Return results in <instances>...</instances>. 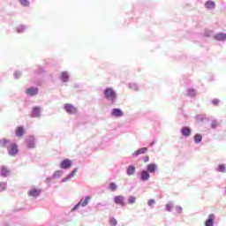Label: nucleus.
I'll list each match as a JSON object with an SVG mask.
<instances>
[{
  "label": "nucleus",
  "mask_w": 226,
  "mask_h": 226,
  "mask_svg": "<svg viewBox=\"0 0 226 226\" xmlns=\"http://www.w3.org/2000/svg\"><path fill=\"white\" fill-rule=\"evenodd\" d=\"M150 177H151V174H149V170H148L147 166L146 170H141L139 172V179L143 183H146L147 181H148V179H150Z\"/></svg>",
  "instance_id": "obj_4"
},
{
  "label": "nucleus",
  "mask_w": 226,
  "mask_h": 226,
  "mask_svg": "<svg viewBox=\"0 0 226 226\" xmlns=\"http://www.w3.org/2000/svg\"><path fill=\"white\" fill-rule=\"evenodd\" d=\"M176 209H177V213H178V215H180L183 211V207L181 206H177Z\"/></svg>",
  "instance_id": "obj_41"
},
{
  "label": "nucleus",
  "mask_w": 226,
  "mask_h": 226,
  "mask_svg": "<svg viewBox=\"0 0 226 226\" xmlns=\"http://www.w3.org/2000/svg\"><path fill=\"white\" fill-rule=\"evenodd\" d=\"M72 165V160H70L69 158H65L64 160H63L60 163V168L61 169H70Z\"/></svg>",
  "instance_id": "obj_11"
},
{
  "label": "nucleus",
  "mask_w": 226,
  "mask_h": 226,
  "mask_svg": "<svg viewBox=\"0 0 226 226\" xmlns=\"http://www.w3.org/2000/svg\"><path fill=\"white\" fill-rule=\"evenodd\" d=\"M215 41H226V34L224 32H219L214 35Z\"/></svg>",
  "instance_id": "obj_18"
},
{
  "label": "nucleus",
  "mask_w": 226,
  "mask_h": 226,
  "mask_svg": "<svg viewBox=\"0 0 226 226\" xmlns=\"http://www.w3.org/2000/svg\"><path fill=\"white\" fill-rule=\"evenodd\" d=\"M92 197H90V195H87V197H85V200L84 199H81L79 200V202H78V204H76L74 206V207L72 208V213H74L75 211H77L79 209V207H86V206H88L90 200H91Z\"/></svg>",
  "instance_id": "obj_3"
},
{
  "label": "nucleus",
  "mask_w": 226,
  "mask_h": 226,
  "mask_svg": "<svg viewBox=\"0 0 226 226\" xmlns=\"http://www.w3.org/2000/svg\"><path fill=\"white\" fill-rule=\"evenodd\" d=\"M173 207H174V202L170 201L165 206V211H167L168 213H171Z\"/></svg>",
  "instance_id": "obj_27"
},
{
  "label": "nucleus",
  "mask_w": 226,
  "mask_h": 226,
  "mask_svg": "<svg viewBox=\"0 0 226 226\" xmlns=\"http://www.w3.org/2000/svg\"><path fill=\"white\" fill-rule=\"evenodd\" d=\"M187 95L191 98L196 97L197 92L194 88H189V90H187Z\"/></svg>",
  "instance_id": "obj_28"
},
{
  "label": "nucleus",
  "mask_w": 226,
  "mask_h": 226,
  "mask_svg": "<svg viewBox=\"0 0 226 226\" xmlns=\"http://www.w3.org/2000/svg\"><path fill=\"white\" fill-rule=\"evenodd\" d=\"M19 2L24 7H28L30 5V0H19Z\"/></svg>",
  "instance_id": "obj_35"
},
{
  "label": "nucleus",
  "mask_w": 226,
  "mask_h": 226,
  "mask_svg": "<svg viewBox=\"0 0 226 226\" xmlns=\"http://www.w3.org/2000/svg\"><path fill=\"white\" fill-rule=\"evenodd\" d=\"M197 119L202 121L204 119V117H202V115H199V117H197Z\"/></svg>",
  "instance_id": "obj_44"
},
{
  "label": "nucleus",
  "mask_w": 226,
  "mask_h": 226,
  "mask_svg": "<svg viewBox=\"0 0 226 226\" xmlns=\"http://www.w3.org/2000/svg\"><path fill=\"white\" fill-rule=\"evenodd\" d=\"M111 116H115V117H122V116H124V111L119 109V108H113V109H111Z\"/></svg>",
  "instance_id": "obj_16"
},
{
  "label": "nucleus",
  "mask_w": 226,
  "mask_h": 226,
  "mask_svg": "<svg viewBox=\"0 0 226 226\" xmlns=\"http://www.w3.org/2000/svg\"><path fill=\"white\" fill-rule=\"evenodd\" d=\"M113 201L117 206H121V207H124L125 206V199L123 195H117L113 198Z\"/></svg>",
  "instance_id": "obj_5"
},
{
  "label": "nucleus",
  "mask_w": 226,
  "mask_h": 226,
  "mask_svg": "<svg viewBox=\"0 0 226 226\" xmlns=\"http://www.w3.org/2000/svg\"><path fill=\"white\" fill-rule=\"evenodd\" d=\"M64 175V170H55L52 176V179H58Z\"/></svg>",
  "instance_id": "obj_26"
},
{
  "label": "nucleus",
  "mask_w": 226,
  "mask_h": 226,
  "mask_svg": "<svg viewBox=\"0 0 226 226\" xmlns=\"http://www.w3.org/2000/svg\"><path fill=\"white\" fill-rule=\"evenodd\" d=\"M7 182H0V192H5V190H7Z\"/></svg>",
  "instance_id": "obj_32"
},
{
  "label": "nucleus",
  "mask_w": 226,
  "mask_h": 226,
  "mask_svg": "<svg viewBox=\"0 0 226 226\" xmlns=\"http://www.w3.org/2000/svg\"><path fill=\"white\" fill-rule=\"evenodd\" d=\"M109 190H111V192H116V190H117L118 186H117V183L111 182L109 185Z\"/></svg>",
  "instance_id": "obj_31"
},
{
  "label": "nucleus",
  "mask_w": 226,
  "mask_h": 226,
  "mask_svg": "<svg viewBox=\"0 0 226 226\" xmlns=\"http://www.w3.org/2000/svg\"><path fill=\"white\" fill-rule=\"evenodd\" d=\"M28 26L26 25H18L17 26V32L19 34H23L24 32H26V30H27Z\"/></svg>",
  "instance_id": "obj_24"
},
{
  "label": "nucleus",
  "mask_w": 226,
  "mask_h": 226,
  "mask_svg": "<svg viewBox=\"0 0 226 226\" xmlns=\"http://www.w3.org/2000/svg\"><path fill=\"white\" fill-rule=\"evenodd\" d=\"M215 215H209L208 218L205 222V226H215Z\"/></svg>",
  "instance_id": "obj_17"
},
{
  "label": "nucleus",
  "mask_w": 226,
  "mask_h": 226,
  "mask_svg": "<svg viewBox=\"0 0 226 226\" xmlns=\"http://www.w3.org/2000/svg\"><path fill=\"white\" fill-rule=\"evenodd\" d=\"M157 143L156 139L152 140V142H150V146H154V144Z\"/></svg>",
  "instance_id": "obj_43"
},
{
  "label": "nucleus",
  "mask_w": 226,
  "mask_h": 226,
  "mask_svg": "<svg viewBox=\"0 0 226 226\" xmlns=\"http://www.w3.org/2000/svg\"><path fill=\"white\" fill-rule=\"evenodd\" d=\"M215 170L217 172L226 173V163H220V165L216 167Z\"/></svg>",
  "instance_id": "obj_25"
},
{
  "label": "nucleus",
  "mask_w": 226,
  "mask_h": 226,
  "mask_svg": "<svg viewBox=\"0 0 226 226\" xmlns=\"http://www.w3.org/2000/svg\"><path fill=\"white\" fill-rule=\"evenodd\" d=\"M101 206V204H97V207Z\"/></svg>",
  "instance_id": "obj_47"
},
{
  "label": "nucleus",
  "mask_w": 226,
  "mask_h": 226,
  "mask_svg": "<svg viewBox=\"0 0 226 226\" xmlns=\"http://www.w3.org/2000/svg\"><path fill=\"white\" fill-rule=\"evenodd\" d=\"M103 97L106 101H109V102L114 104L117 99V94L114 88L108 87L103 90Z\"/></svg>",
  "instance_id": "obj_2"
},
{
  "label": "nucleus",
  "mask_w": 226,
  "mask_h": 226,
  "mask_svg": "<svg viewBox=\"0 0 226 226\" xmlns=\"http://www.w3.org/2000/svg\"><path fill=\"white\" fill-rule=\"evenodd\" d=\"M136 202H137L136 197H134L133 195H130V197L128 198V204L133 205Z\"/></svg>",
  "instance_id": "obj_33"
},
{
  "label": "nucleus",
  "mask_w": 226,
  "mask_h": 226,
  "mask_svg": "<svg viewBox=\"0 0 226 226\" xmlns=\"http://www.w3.org/2000/svg\"><path fill=\"white\" fill-rule=\"evenodd\" d=\"M70 79V72L68 71H63L60 74V81L63 83H68Z\"/></svg>",
  "instance_id": "obj_13"
},
{
  "label": "nucleus",
  "mask_w": 226,
  "mask_h": 226,
  "mask_svg": "<svg viewBox=\"0 0 226 226\" xmlns=\"http://www.w3.org/2000/svg\"><path fill=\"white\" fill-rule=\"evenodd\" d=\"M215 6H216V4L215 0H207V2H205V7L207 9H215Z\"/></svg>",
  "instance_id": "obj_23"
},
{
  "label": "nucleus",
  "mask_w": 226,
  "mask_h": 226,
  "mask_svg": "<svg viewBox=\"0 0 226 226\" xmlns=\"http://www.w3.org/2000/svg\"><path fill=\"white\" fill-rule=\"evenodd\" d=\"M5 226H11V225H9V224H6Z\"/></svg>",
  "instance_id": "obj_48"
},
{
  "label": "nucleus",
  "mask_w": 226,
  "mask_h": 226,
  "mask_svg": "<svg viewBox=\"0 0 226 226\" xmlns=\"http://www.w3.org/2000/svg\"><path fill=\"white\" fill-rule=\"evenodd\" d=\"M26 94L30 97H34L35 95H38L39 88H37L36 87H30L29 88H26Z\"/></svg>",
  "instance_id": "obj_8"
},
{
  "label": "nucleus",
  "mask_w": 226,
  "mask_h": 226,
  "mask_svg": "<svg viewBox=\"0 0 226 226\" xmlns=\"http://www.w3.org/2000/svg\"><path fill=\"white\" fill-rule=\"evenodd\" d=\"M30 116L32 117H41V108H40V106H34V108H33Z\"/></svg>",
  "instance_id": "obj_9"
},
{
  "label": "nucleus",
  "mask_w": 226,
  "mask_h": 226,
  "mask_svg": "<svg viewBox=\"0 0 226 226\" xmlns=\"http://www.w3.org/2000/svg\"><path fill=\"white\" fill-rule=\"evenodd\" d=\"M147 169H148V174H150V177H151V174H154L155 172H157L158 165L157 163H148L147 165Z\"/></svg>",
  "instance_id": "obj_12"
},
{
  "label": "nucleus",
  "mask_w": 226,
  "mask_h": 226,
  "mask_svg": "<svg viewBox=\"0 0 226 226\" xmlns=\"http://www.w3.org/2000/svg\"><path fill=\"white\" fill-rule=\"evenodd\" d=\"M143 162H149V156H145V157L143 158Z\"/></svg>",
  "instance_id": "obj_42"
},
{
  "label": "nucleus",
  "mask_w": 226,
  "mask_h": 226,
  "mask_svg": "<svg viewBox=\"0 0 226 226\" xmlns=\"http://www.w3.org/2000/svg\"><path fill=\"white\" fill-rule=\"evenodd\" d=\"M11 170L10 169H8V167L5 166H2L0 168V174L1 176H3V177H7V176H9Z\"/></svg>",
  "instance_id": "obj_21"
},
{
  "label": "nucleus",
  "mask_w": 226,
  "mask_h": 226,
  "mask_svg": "<svg viewBox=\"0 0 226 226\" xmlns=\"http://www.w3.org/2000/svg\"><path fill=\"white\" fill-rule=\"evenodd\" d=\"M77 172H79V169H73L70 174H68L65 177L61 179V183H67V181H71L73 177H75Z\"/></svg>",
  "instance_id": "obj_7"
},
{
  "label": "nucleus",
  "mask_w": 226,
  "mask_h": 226,
  "mask_svg": "<svg viewBox=\"0 0 226 226\" xmlns=\"http://www.w3.org/2000/svg\"><path fill=\"white\" fill-rule=\"evenodd\" d=\"M1 147H6L10 156H17L19 154V146L15 142H11L10 139H0Z\"/></svg>",
  "instance_id": "obj_1"
},
{
  "label": "nucleus",
  "mask_w": 226,
  "mask_h": 226,
  "mask_svg": "<svg viewBox=\"0 0 226 226\" xmlns=\"http://www.w3.org/2000/svg\"><path fill=\"white\" fill-rule=\"evenodd\" d=\"M136 172V167L135 165H129L126 169V174L127 176H134Z\"/></svg>",
  "instance_id": "obj_22"
},
{
  "label": "nucleus",
  "mask_w": 226,
  "mask_h": 226,
  "mask_svg": "<svg viewBox=\"0 0 226 226\" xmlns=\"http://www.w3.org/2000/svg\"><path fill=\"white\" fill-rule=\"evenodd\" d=\"M219 126V121L217 119H212L211 128H217Z\"/></svg>",
  "instance_id": "obj_34"
},
{
  "label": "nucleus",
  "mask_w": 226,
  "mask_h": 226,
  "mask_svg": "<svg viewBox=\"0 0 226 226\" xmlns=\"http://www.w3.org/2000/svg\"><path fill=\"white\" fill-rule=\"evenodd\" d=\"M154 204H156V200H154V199H150L147 202L149 207H154Z\"/></svg>",
  "instance_id": "obj_36"
},
{
  "label": "nucleus",
  "mask_w": 226,
  "mask_h": 226,
  "mask_svg": "<svg viewBox=\"0 0 226 226\" xmlns=\"http://www.w3.org/2000/svg\"><path fill=\"white\" fill-rule=\"evenodd\" d=\"M180 133L183 137H190V135H192L191 126H182V128H180Z\"/></svg>",
  "instance_id": "obj_10"
},
{
  "label": "nucleus",
  "mask_w": 226,
  "mask_h": 226,
  "mask_svg": "<svg viewBox=\"0 0 226 226\" xmlns=\"http://www.w3.org/2000/svg\"><path fill=\"white\" fill-rule=\"evenodd\" d=\"M205 35H207V37H210L211 36V32H205Z\"/></svg>",
  "instance_id": "obj_45"
},
{
  "label": "nucleus",
  "mask_w": 226,
  "mask_h": 226,
  "mask_svg": "<svg viewBox=\"0 0 226 226\" xmlns=\"http://www.w3.org/2000/svg\"><path fill=\"white\" fill-rule=\"evenodd\" d=\"M64 109L68 114H77L78 109L72 104H64Z\"/></svg>",
  "instance_id": "obj_14"
},
{
  "label": "nucleus",
  "mask_w": 226,
  "mask_h": 226,
  "mask_svg": "<svg viewBox=\"0 0 226 226\" xmlns=\"http://www.w3.org/2000/svg\"><path fill=\"white\" fill-rule=\"evenodd\" d=\"M36 138L34 135H30V137L26 139V147L32 149L36 147Z\"/></svg>",
  "instance_id": "obj_6"
},
{
  "label": "nucleus",
  "mask_w": 226,
  "mask_h": 226,
  "mask_svg": "<svg viewBox=\"0 0 226 226\" xmlns=\"http://www.w3.org/2000/svg\"><path fill=\"white\" fill-rule=\"evenodd\" d=\"M24 133H26L24 126H18L16 128L15 134L17 137H24Z\"/></svg>",
  "instance_id": "obj_20"
},
{
  "label": "nucleus",
  "mask_w": 226,
  "mask_h": 226,
  "mask_svg": "<svg viewBox=\"0 0 226 226\" xmlns=\"http://www.w3.org/2000/svg\"><path fill=\"white\" fill-rule=\"evenodd\" d=\"M219 103H220V101L218 99L212 100V104H214V106H218Z\"/></svg>",
  "instance_id": "obj_40"
},
{
  "label": "nucleus",
  "mask_w": 226,
  "mask_h": 226,
  "mask_svg": "<svg viewBox=\"0 0 226 226\" xmlns=\"http://www.w3.org/2000/svg\"><path fill=\"white\" fill-rule=\"evenodd\" d=\"M130 90H132L133 92H139V88L137 83H130L129 84Z\"/></svg>",
  "instance_id": "obj_30"
},
{
  "label": "nucleus",
  "mask_w": 226,
  "mask_h": 226,
  "mask_svg": "<svg viewBox=\"0 0 226 226\" xmlns=\"http://www.w3.org/2000/svg\"><path fill=\"white\" fill-rule=\"evenodd\" d=\"M36 72H37L38 74H42L43 72H45L44 67H41V66L38 67Z\"/></svg>",
  "instance_id": "obj_39"
},
{
  "label": "nucleus",
  "mask_w": 226,
  "mask_h": 226,
  "mask_svg": "<svg viewBox=\"0 0 226 226\" xmlns=\"http://www.w3.org/2000/svg\"><path fill=\"white\" fill-rule=\"evenodd\" d=\"M51 179H53V176L51 177H47L46 181H51Z\"/></svg>",
  "instance_id": "obj_46"
},
{
  "label": "nucleus",
  "mask_w": 226,
  "mask_h": 226,
  "mask_svg": "<svg viewBox=\"0 0 226 226\" xmlns=\"http://www.w3.org/2000/svg\"><path fill=\"white\" fill-rule=\"evenodd\" d=\"M225 192H226V188H225Z\"/></svg>",
  "instance_id": "obj_49"
},
{
  "label": "nucleus",
  "mask_w": 226,
  "mask_h": 226,
  "mask_svg": "<svg viewBox=\"0 0 226 226\" xmlns=\"http://www.w3.org/2000/svg\"><path fill=\"white\" fill-rule=\"evenodd\" d=\"M41 193V190H39L37 188H33L32 190H29L28 195L29 197H34L35 199L39 197Z\"/></svg>",
  "instance_id": "obj_15"
},
{
  "label": "nucleus",
  "mask_w": 226,
  "mask_h": 226,
  "mask_svg": "<svg viewBox=\"0 0 226 226\" xmlns=\"http://www.w3.org/2000/svg\"><path fill=\"white\" fill-rule=\"evenodd\" d=\"M109 225H111V226H116V225H117V220H116V218H111V219L109 220Z\"/></svg>",
  "instance_id": "obj_38"
},
{
  "label": "nucleus",
  "mask_w": 226,
  "mask_h": 226,
  "mask_svg": "<svg viewBox=\"0 0 226 226\" xmlns=\"http://www.w3.org/2000/svg\"><path fill=\"white\" fill-rule=\"evenodd\" d=\"M21 76H22V72H21L20 71H16V72H14V78H15V79H19L21 78Z\"/></svg>",
  "instance_id": "obj_37"
},
{
  "label": "nucleus",
  "mask_w": 226,
  "mask_h": 226,
  "mask_svg": "<svg viewBox=\"0 0 226 226\" xmlns=\"http://www.w3.org/2000/svg\"><path fill=\"white\" fill-rule=\"evenodd\" d=\"M148 147H140L132 153V156H139V154H145L147 153Z\"/></svg>",
  "instance_id": "obj_19"
},
{
  "label": "nucleus",
  "mask_w": 226,
  "mask_h": 226,
  "mask_svg": "<svg viewBox=\"0 0 226 226\" xmlns=\"http://www.w3.org/2000/svg\"><path fill=\"white\" fill-rule=\"evenodd\" d=\"M203 137L201 133H195L194 135V142L195 144H200L202 140Z\"/></svg>",
  "instance_id": "obj_29"
}]
</instances>
